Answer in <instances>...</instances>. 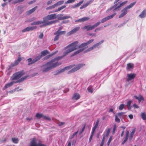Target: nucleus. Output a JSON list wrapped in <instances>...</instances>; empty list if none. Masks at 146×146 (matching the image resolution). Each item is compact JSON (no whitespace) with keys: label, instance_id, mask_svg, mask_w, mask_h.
<instances>
[{"label":"nucleus","instance_id":"f257e3e1","mask_svg":"<svg viewBox=\"0 0 146 146\" xmlns=\"http://www.w3.org/2000/svg\"><path fill=\"white\" fill-rule=\"evenodd\" d=\"M94 41V40L93 39H91L87 42L82 43L79 46L77 45L78 43V42L77 41H75L68 45L65 48V50H66L64 52V55H67L68 53L76 50L78 48H81V49L74 52L72 55V56L78 54L88 48V45L93 42Z\"/></svg>","mask_w":146,"mask_h":146},{"label":"nucleus","instance_id":"f03ea898","mask_svg":"<svg viewBox=\"0 0 146 146\" xmlns=\"http://www.w3.org/2000/svg\"><path fill=\"white\" fill-rule=\"evenodd\" d=\"M56 18V15L55 14L48 15L43 18V21H44V24L42 25V27H45L46 26L50 25L57 22H58L57 20L51 21H49L48 20H53Z\"/></svg>","mask_w":146,"mask_h":146},{"label":"nucleus","instance_id":"7ed1b4c3","mask_svg":"<svg viewBox=\"0 0 146 146\" xmlns=\"http://www.w3.org/2000/svg\"><path fill=\"white\" fill-rule=\"evenodd\" d=\"M65 56L64 55V52L63 53V55L62 56L58 57L55 58L52 60L48 62L50 68L52 69V68H55L57 66H58L61 64L60 62H58V60H59Z\"/></svg>","mask_w":146,"mask_h":146},{"label":"nucleus","instance_id":"20e7f679","mask_svg":"<svg viewBox=\"0 0 146 146\" xmlns=\"http://www.w3.org/2000/svg\"><path fill=\"white\" fill-rule=\"evenodd\" d=\"M136 2L131 3L129 5L124 8L121 11V13L119 16V18H121L125 15L128 12V9L132 8L135 4Z\"/></svg>","mask_w":146,"mask_h":146},{"label":"nucleus","instance_id":"39448f33","mask_svg":"<svg viewBox=\"0 0 146 146\" xmlns=\"http://www.w3.org/2000/svg\"><path fill=\"white\" fill-rule=\"evenodd\" d=\"M27 76H25V77H24L20 79H19L17 80L16 81H13L12 82H11L8 83L6 84L5 86L3 88V90H5L7 88H9L10 87V86H11L13 85V84L14 83H19V82H22L23 81H24V80H25L27 78Z\"/></svg>","mask_w":146,"mask_h":146},{"label":"nucleus","instance_id":"423d86ee","mask_svg":"<svg viewBox=\"0 0 146 146\" xmlns=\"http://www.w3.org/2000/svg\"><path fill=\"white\" fill-rule=\"evenodd\" d=\"M24 73L23 71H20L14 74L11 77V79L12 80H17L22 76Z\"/></svg>","mask_w":146,"mask_h":146},{"label":"nucleus","instance_id":"0eeeda50","mask_svg":"<svg viewBox=\"0 0 146 146\" xmlns=\"http://www.w3.org/2000/svg\"><path fill=\"white\" fill-rule=\"evenodd\" d=\"M84 66L85 64L83 63L79 64L69 71L68 72V73L69 74L76 71Z\"/></svg>","mask_w":146,"mask_h":146},{"label":"nucleus","instance_id":"6e6552de","mask_svg":"<svg viewBox=\"0 0 146 146\" xmlns=\"http://www.w3.org/2000/svg\"><path fill=\"white\" fill-rule=\"evenodd\" d=\"M104 42L103 40H102L100 42H99L93 45L92 46L90 47L88 49H87L84 52V53H86L88 52H89L93 49L95 48H99V46L102 43H103Z\"/></svg>","mask_w":146,"mask_h":146},{"label":"nucleus","instance_id":"1a4fd4ad","mask_svg":"<svg viewBox=\"0 0 146 146\" xmlns=\"http://www.w3.org/2000/svg\"><path fill=\"white\" fill-rule=\"evenodd\" d=\"M49 64L47 63L41 66L40 70L43 73L46 72L50 69Z\"/></svg>","mask_w":146,"mask_h":146},{"label":"nucleus","instance_id":"9d476101","mask_svg":"<svg viewBox=\"0 0 146 146\" xmlns=\"http://www.w3.org/2000/svg\"><path fill=\"white\" fill-rule=\"evenodd\" d=\"M38 141L35 138H34L31 140L29 146H38Z\"/></svg>","mask_w":146,"mask_h":146},{"label":"nucleus","instance_id":"9b49d317","mask_svg":"<svg viewBox=\"0 0 146 146\" xmlns=\"http://www.w3.org/2000/svg\"><path fill=\"white\" fill-rule=\"evenodd\" d=\"M65 33V31H61L60 29L58 30L57 31L54 33V35H56L54 38V40L56 41L59 38V36L62 35L64 34Z\"/></svg>","mask_w":146,"mask_h":146},{"label":"nucleus","instance_id":"f8f14e48","mask_svg":"<svg viewBox=\"0 0 146 146\" xmlns=\"http://www.w3.org/2000/svg\"><path fill=\"white\" fill-rule=\"evenodd\" d=\"M136 74L134 73L127 74V81L129 82L133 80L135 77Z\"/></svg>","mask_w":146,"mask_h":146},{"label":"nucleus","instance_id":"ddd939ff","mask_svg":"<svg viewBox=\"0 0 146 146\" xmlns=\"http://www.w3.org/2000/svg\"><path fill=\"white\" fill-rule=\"evenodd\" d=\"M116 13H114L110 15L107 16L103 18L101 20V23H103L113 18L116 15Z\"/></svg>","mask_w":146,"mask_h":146},{"label":"nucleus","instance_id":"4468645a","mask_svg":"<svg viewBox=\"0 0 146 146\" xmlns=\"http://www.w3.org/2000/svg\"><path fill=\"white\" fill-rule=\"evenodd\" d=\"M44 21H35L31 23V25H40V28L43 27H42V25L44 24Z\"/></svg>","mask_w":146,"mask_h":146},{"label":"nucleus","instance_id":"2eb2a0df","mask_svg":"<svg viewBox=\"0 0 146 146\" xmlns=\"http://www.w3.org/2000/svg\"><path fill=\"white\" fill-rule=\"evenodd\" d=\"M56 18L58 20H62L69 18L70 17V16H63V14H58L56 15Z\"/></svg>","mask_w":146,"mask_h":146},{"label":"nucleus","instance_id":"dca6fc26","mask_svg":"<svg viewBox=\"0 0 146 146\" xmlns=\"http://www.w3.org/2000/svg\"><path fill=\"white\" fill-rule=\"evenodd\" d=\"M80 28L79 27H77L75 28L68 33L67 34V35L68 36H69L71 35L74 34L78 31L80 29Z\"/></svg>","mask_w":146,"mask_h":146},{"label":"nucleus","instance_id":"f3484780","mask_svg":"<svg viewBox=\"0 0 146 146\" xmlns=\"http://www.w3.org/2000/svg\"><path fill=\"white\" fill-rule=\"evenodd\" d=\"M94 26L93 25H88L82 28V29H86L87 31H88L89 30H92L94 29Z\"/></svg>","mask_w":146,"mask_h":146},{"label":"nucleus","instance_id":"a211bd4d","mask_svg":"<svg viewBox=\"0 0 146 146\" xmlns=\"http://www.w3.org/2000/svg\"><path fill=\"white\" fill-rule=\"evenodd\" d=\"M125 113L123 112H121L120 113H117L116 115H117L121 119H124L126 117L127 115L124 114Z\"/></svg>","mask_w":146,"mask_h":146},{"label":"nucleus","instance_id":"6ab92c4d","mask_svg":"<svg viewBox=\"0 0 146 146\" xmlns=\"http://www.w3.org/2000/svg\"><path fill=\"white\" fill-rule=\"evenodd\" d=\"M37 6H36L35 7L31 9L28 11L27 12V14L28 15H29L32 14V13L34 12L37 9Z\"/></svg>","mask_w":146,"mask_h":146},{"label":"nucleus","instance_id":"aec40b11","mask_svg":"<svg viewBox=\"0 0 146 146\" xmlns=\"http://www.w3.org/2000/svg\"><path fill=\"white\" fill-rule=\"evenodd\" d=\"M139 17L141 18H143L146 17V10H144L141 14L139 15Z\"/></svg>","mask_w":146,"mask_h":146},{"label":"nucleus","instance_id":"412c9836","mask_svg":"<svg viewBox=\"0 0 146 146\" xmlns=\"http://www.w3.org/2000/svg\"><path fill=\"white\" fill-rule=\"evenodd\" d=\"M135 98L137 99L139 102H140L142 100H144V99L143 97L141 95H139L138 96H134Z\"/></svg>","mask_w":146,"mask_h":146},{"label":"nucleus","instance_id":"4be33fe9","mask_svg":"<svg viewBox=\"0 0 146 146\" xmlns=\"http://www.w3.org/2000/svg\"><path fill=\"white\" fill-rule=\"evenodd\" d=\"M80 97V96L78 94H74L72 98V99L74 100H78L79 99Z\"/></svg>","mask_w":146,"mask_h":146},{"label":"nucleus","instance_id":"5701e85b","mask_svg":"<svg viewBox=\"0 0 146 146\" xmlns=\"http://www.w3.org/2000/svg\"><path fill=\"white\" fill-rule=\"evenodd\" d=\"M133 64L132 63H129L127 64V69L129 70L132 69L133 67Z\"/></svg>","mask_w":146,"mask_h":146},{"label":"nucleus","instance_id":"b1692460","mask_svg":"<svg viewBox=\"0 0 146 146\" xmlns=\"http://www.w3.org/2000/svg\"><path fill=\"white\" fill-rule=\"evenodd\" d=\"M84 1L83 0H82L79 3H77V4H75L74 6H72L71 8H74L79 7L82 3Z\"/></svg>","mask_w":146,"mask_h":146},{"label":"nucleus","instance_id":"393cba45","mask_svg":"<svg viewBox=\"0 0 146 146\" xmlns=\"http://www.w3.org/2000/svg\"><path fill=\"white\" fill-rule=\"evenodd\" d=\"M41 56L39 55L36 57L33 60L32 62L31 63H34L39 60L41 58Z\"/></svg>","mask_w":146,"mask_h":146},{"label":"nucleus","instance_id":"a878e982","mask_svg":"<svg viewBox=\"0 0 146 146\" xmlns=\"http://www.w3.org/2000/svg\"><path fill=\"white\" fill-rule=\"evenodd\" d=\"M71 66H68L67 67H65L64 68L62 69L61 70H60V71H59L58 72V73H60L62 72H64L65 70L69 69L71 68Z\"/></svg>","mask_w":146,"mask_h":146},{"label":"nucleus","instance_id":"bb28decb","mask_svg":"<svg viewBox=\"0 0 146 146\" xmlns=\"http://www.w3.org/2000/svg\"><path fill=\"white\" fill-rule=\"evenodd\" d=\"M27 31H28L33 30L34 29H36L37 28V27L36 26H33V27H28L27 28H26Z\"/></svg>","mask_w":146,"mask_h":146},{"label":"nucleus","instance_id":"cd10ccee","mask_svg":"<svg viewBox=\"0 0 146 146\" xmlns=\"http://www.w3.org/2000/svg\"><path fill=\"white\" fill-rule=\"evenodd\" d=\"M21 60V58L20 57L18 58L17 60L15 61V63L12 65V66H14L17 65Z\"/></svg>","mask_w":146,"mask_h":146},{"label":"nucleus","instance_id":"c85d7f7f","mask_svg":"<svg viewBox=\"0 0 146 146\" xmlns=\"http://www.w3.org/2000/svg\"><path fill=\"white\" fill-rule=\"evenodd\" d=\"M48 53V52L47 50H44L41 52L40 56H41V57L44 56L47 54Z\"/></svg>","mask_w":146,"mask_h":146},{"label":"nucleus","instance_id":"c756f323","mask_svg":"<svg viewBox=\"0 0 146 146\" xmlns=\"http://www.w3.org/2000/svg\"><path fill=\"white\" fill-rule=\"evenodd\" d=\"M110 130L111 129L110 128H107L104 134H106V137L108 136Z\"/></svg>","mask_w":146,"mask_h":146},{"label":"nucleus","instance_id":"7c9ffc66","mask_svg":"<svg viewBox=\"0 0 146 146\" xmlns=\"http://www.w3.org/2000/svg\"><path fill=\"white\" fill-rule=\"evenodd\" d=\"M66 7V6L65 5H63V6H62L59 8H58L55 11L53 12H57L58 11H59L61 10L62 9H63L65 8Z\"/></svg>","mask_w":146,"mask_h":146},{"label":"nucleus","instance_id":"2f4dec72","mask_svg":"<svg viewBox=\"0 0 146 146\" xmlns=\"http://www.w3.org/2000/svg\"><path fill=\"white\" fill-rule=\"evenodd\" d=\"M135 129H134L131 132V133L130 135V136L129 137V139L130 141H131L133 137V135L135 133Z\"/></svg>","mask_w":146,"mask_h":146},{"label":"nucleus","instance_id":"473e14b6","mask_svg":"<svg viewBox=\"0 0 146 146\" xmlns=\"http://www.w3.org/2000/svg\"><path fill=\"white\" fill-rule=\"evenodd\" d=\"M12 140L13 143H17L19 141V139L17 138H13L12 139Z\"/></svg>","mask_w":146,"mask_h":146},{"label":"nucleus","instance_id":"72a5a7b5","mask_svg":"<svg viewBox=\"0 0 146 146\" xmlns=\"http://www.w3.org/2000/svg\"><path fill=\"white\" fill-rule=\"evenodd\" d=\"M80 19L81 22H82L86 21L90 19V18L88 17H84Z\"/></svg>","mask_w":146,"mask_h":146},{"label":"nucleus","instance_id":"f704fd0d","mask_svg":"<svg viewBox=\"0 0 146 146\" xmlns=\"http://www.w3.org/2000/svg\"><path fill=\"white\" fill-rule=\"evenodd\" d=\"M43 115L42 114L39 113H37L36 115V117L38 119H39L41 117H42Z\"/></svg>","mask_w":146,"mask_h":146},{"label":"nucleus","instance_id":"c9c22d12","mask_svg":"<svg viewBox=\"0 0 146 146\" xmlns=\"http://www.w3.org/2000/svg\"><path fill=\"white\" fill-rule=\"evenodd\" d=\"M115 122L118 123H119L120 121V120L119 118L118 117V116L116 115L115 116Z\"/></svg>","mask_w":146,"mask_h":146},{"label":"nucleus","instance_id":"e433bc0d","mask_svg":"<svg viewBox=\"0 0 146 146\" xmlns=\"http://www.w3.org/2000/svg\"><path fill=\"white\" fill-rule=\"evenodd\" d=\"M141 116L143 120L146 119V114L145 113H142L141 114Z\"/></svg>","mask_w":146,"mask_h":146},{"label":"nucleus","instance_id":"4c0bfd02","mask_svg":"<svg viewBox=\"0 0 146 146\" xmlns=\"http://www.w3.org/2000/svg\"><path fill=\"white\" fill-rule=\"evenodd\" d=\"M64 3V1H58L57 3H56V4L57 6H58L63 4Z\"/></svg>","mask_w":146,"mask_h":146},{"label":"nucleus","instance_id":"58836bf2","mask_svg":"<svg viewBox=\"0 0 146 146\" xmlns=\"http://www.w3.org/2000/svg\"><path fill=\"white\" fill-rule=\"evenodd\" d=\"M76 0H68L65 3V4H69L75 2Z\"/></svg>","mask_w":146,"mask_h":146},{"label":"nucleus","instance_id":"ea45409f","mask_svg":"<svg viewBox=\"0 0 146 146\" xmlns=\"http://www.w3.org/2000/svg\"><path fill=\"white\" fill-rule=\"evenodd\" d=\"M42 118L44 119L50 121L51 120V119L50 117L44 115H43Z\"/></svg>","mask_w":146,"mask_h":146},{"label":"nucleus","instance_id":"a19ab883","mask_svg":"<svg viewBox=\"0 0 146 146\" xmlns=\"http://www.w3.org/2000/svg\"><path fill=\"white\" fill-rule=\"evenodd\" d=\"M125 106V105L124 104H121L119 107V109L121 110H122L124 108Z\"/></svg>","mask_w":146,"mask_h":146},{"label":"nucleus","instance_id":"79ce46f5","mask_svg":"<svg viewBox=\"0 0 146 146\" xmlns=\"http://www.w3.org/2000/svg\"><path fill=\"white\" fill-rule=\"evenodd\" d=\"M98 126H97V125H95V124L94 127L92 128V132H93V133H94L95 130L96 129V128H97Z\"/></svg>","mask_w":146,"mask_h":146},{"label":"nucleus","instance_id":"37998d69","mask_svg":"<svg viewBox=\"0 0 146 146\" xmlns=\"http://www.w3.org/2000/svg\"><path fill=\"white\" fill-rule=\"evenodd\" d=\"M101 23V22L100 21L96 23H95L94 25H93V26L94 28L97 27Z\"/></svg>","mask_w":146,"mask_h":146},{"label":"nucleus","instance_id":"c03bdc74","mask_svg":"<svg viewBox=\"0 0 146 146\" xmlns=\"http://www.w3.org/2000/svg\"><path fill=\"white\" fill-rule=\"evenodd\" d=\"M27 60L29 62V65H30L31 64H32L33 63H31L32 62L33 60H32V59L31 58H29Z\"/></svg>","mask_w":146,"mask_h":146},{"label":"nucleus","instance_id":"a18cd8bd","mask_svg":"<svg viewBox=\"0 0 146 146\" xmlns=\"http://www.w3.org/2000/svg\"><path fill=\"white\" fill-rule=\"evenodd\" d=\"M78 131H77L75 132L72 135L71 137H70V138L71 139L73 138L75 135L77 134L78 133Z\"/></svg>","mask_w":146,"mask_h":146},{"label":"nucleus","instance_id":"49530a36","mask_svg":"<svg viewBox=\"0 0 146 146\" xmlns=\"http://www.w3.org/2000/svg\"><path fill=\"white\" fill-rule=\"evenodd\" d=\"M85 129V126H84L82 129L81 130L79 131V134L80 135H81L84 131Z\"/></svg>","mask_w":146,"mask_h":146},{"label":"nucleus","instance_id":"de8ad7c7","mask_svg":"<svg viewBox=\"0 0 146 146\" xmlns=\"http://www.w3.org/2000/svg\"><path fill=\"white\" fill-rule=\"evenodd\" d=\"M103 28V27H100L98 28H97L96 29H95V30L94 31L95 32H96L97 31H100V30H101Z\"/></svg>","mask_w":146,"mask_h":146},{"label":"nucleus","instance_id":"09e8293b","mask_svg":"<svg viewBox=\"0 0 146 146\" xmlns=\"http://www.w3.org/2000/svg\"><path fill=\"white\" fill-rule=\"evenodd\" d=\"M57 52H58V51H56L54 52L52 54H50L48 56H47V58H49L50 57H51V56H52L53 55H54V54H56Z\"/></svg>","mask_w":146,"mask_h":146},{"label":"nucleus","instance_id":"8fccbe9b","mask_svg":"<svg viewBox=\"0 0 146 146\" xmlns=\"http://www.w3.org/2000/svg\"><path fill=\"white\" fill-rule=\"evenodd\" d=\"M127 2V1H126L124 2H123L122 3H119L120 5V6H121V7L122 6H123V5H125V4H126Z\"/></svg>","mask_w":146,"mask_h":146},{"label":"nucleus","instance_id":"3c124183","mask_svg":"<svg viewBox=\"0 0 146 146\" xmlns=\"http://www.w3.org/2000/svg\"><path fill=\"white\" fill-rule=\"evenodd\" d=\"M89 92L92 93L93 91V90L91 88H88V89Z\"/></svg>","mask_w":146,"mask_h":146},{"label":"nucleus","instance_id":"603ef678","mask_svg":"<svg viewBox=\"0 0 146 146\" xmlns=\"http://www.w3.org/2000/svg\"><path fill=\"white\" fill-rule=\"evenodd\" d=\"M112 137L111 136L110 137V139H109V140L108 141L107 143V144L108 145H109L110 142H111V141L112 140Z\"/></svg>","mask_w":146,"mask_h":146},{"label":"nucleus","instance_id":"864d4df0","mask_svg":"<svg viewBox=\"0 0 146 146\" xmlns=\"http://www.w3.org/2000/svg\"><path fill=\"white\" fill-rule=\"evenodd\" d=\"M94 133H93L92 132V134H91V135L90 138L89 140V141H91L92 139V138L93 137V136H94Z\"/></svg>","mask_w":146,"mask_h":146},{"label":"nucleus","instance_id":"5fc2aeb1","mask_svg":"<svg viewBox=\"0 0 146 146\" xmlns=\"http://www.w3.org/2000/svg\"><path fill=\"white\" fill-rule=\"evenodd\" d=\"M92 3V1H89L87 2L85 4L86 5V7H87V6L89 5L90 4H91Z\"/></svg>","mask_w":146,"mask_h":146},{"label":"nucleus","instance_id":"6e6d98bb","mask_svg":"<svg viewBox=\"0 0 146 146\" xmlns=\"http://www.w3.org/2000/svg\"><path fill=\"white\" fill-rule=\"evenodd\" d=\"M46 144H41L40 141H38V146H46Z\"/></svg>","mask_w":146,"mask_h":146},{"label":"nucleus","instance_id":"4d7b16f0","mask_svg":"<svg viewBox=\"0 0 146 146\" xmlns=\"http://www.w3.org/2000/svg\"><path fill=\"white\" fill-rule=\"evenodd\" d=\"M128 139V137H125V139L122 142V144H124L125 143V142Z\"/></svg>","mask_w":146,"mask_h":146},{"label":"nucleus","instance_id":"13d9d810","mask_svg":"<svg viewBox=\"0 0 146 146\" xmlns=\"http://www.w3.org/2000/svg\"><path fill=\"white\" fill-rule=\"evenodd\" d=\"M86 7L85 4H84L83 5H82V6L80 7V9H83L86 8Z\"/></svg>","mask_w":146,"mask_h":146},{"label":"nucleus","instance_id":"bf43d9fd","mask_svg":"<svg viewBox=\"0 0 146 146\" xmlns=\"http://www.w3.org/2000/svg\"><path fill=\"white\" fill-rule=\"evenodd\" d=\"M51 9L54 8L55 7H57L56 4H55L53 5L50 6Z\"/></svg>","mask_w":146,"mask_h":146},{"label":"nucleus","instance_id":"052dcab7","mask_svg":"<svg viewBox=\"0 0 146 146\" xmlns=\"http://www.w3.org/2000/svg\"><path fill=\"white\" fill-rule=\"evenodd\" d=\"M52 0H50L48 1L47 3V5H48L52 3Z\"/></svg>","mask_w":146,"mask_h":146},{"label":"nucleus","instance_id":"680f3d73","mask_svg":"<svg viewBox=\"0 0 146 146\" xmlns=\"http://www.w3.org/2000/svg\"><path fill=\"white\" fill-rule=\"evenodd\" d=\"M132 103V101H129L127 103V106H130V105Z\"/></svg>","mask_w":146,"mask_h":146},{"label":"nucleus","instance_id":"e2e57ef3","mask_svg":"<svg viewBox=\"0 0 146 146\" xmlns=\"http://www.w3.org/2000/svg\"><path fill=\"white\" fill-rule=\"evenodd\" d=\"M64 124V123L63 122H59L58 123V125L59 126H62Z\"/></svg>","mask_w":146,"mask_h":146},{"label":"nucleus","instance_id":"0e129e2a","mask_svg":"<svg viewBox=\"0 0 146 146\" xmlns=\"http://www.w3.org/2000/svg\"><path fill=\"white\" fill-rule=\"evenodd\" d=\"M43 35L42 33L39 36V38L40 39H42L43 38Z\"/></svg>","mask_w":146,"mask_h":146},{"label":"nucleus","instance_id":"69168bd1","mask_svg":"<svg viewBox=\"0 0 146 146\" xmlns=\"http://www.w3.org/2000/svg\"><path fill=\"white\" fill-rule=\"evenodd\" d=\"M99 121H100L99 119H98L95 125L98 126V124H99Z\"/></svg>","mask_w":146,"mask_h":146},{"label":"nucleus","instance_id":"338daca9","mask_svg":"<svg viewBox=\"0 0 146 146\" xmlns=\"http://www.w3.org/2000/svg\"><path fill=\"white\" fill-rule=\"evenodd\" d=\"M99 121H100L99 119H98L95 125L98 126V124H99Z\"/></svg>","mask_w":146,"mask_h":146},{"label":"nucleus","instance_id":"774afa93","mask_svg":"<svg viewBox=\"0 0 146 146\" xmlns=\"http://www.w3.org/2000/svg\"><path fill=\"white\" fill-rule=\"evenodd\" d=\"M133 106L135 108H139V106L136 104H134L133 105Z\"/></svg>","mask_w":146,"mask_h":146}]
</instances>
